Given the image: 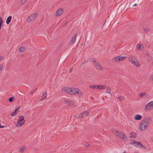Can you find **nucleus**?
Here are the masks:
<instances>
[{"label": "nucleus", "mask_w": 153, "mask_h": 153, "mask_svg": "<svg viewBox=\"0 0 153 153\" xmlns=\"http://www.w3.org/2000/svg\"><path fill=\"white\" fill-rule=\"evenodd\" d=\"M152 122V118L149 117H146L140 123L139 129L141 131L146 130Z\"/></svg>", "instance_id": "obj_1"}, {"label": "nucleus", "mask_w": 153, "mask_h": 153, "mask_svg": "<svg viewBox=\"0 0 153 153\" xmlns=\"http://www.w3.org/2000/svg\"><path fill=\"white\" fill-rule=\"evenodd\" d=\"M113 132L116 135L120 137L123 141L126 140L127 138L126 136L120 130L115 129L113 130Z\"/></svg>", "instance_id": "obj_2"}, {"label": "nucleus", "mask_w": 153, "mask_h": 153, "mask_svg": "<svg viewBox=\"0 0 153 153\" xmlns=\"http://www.w3.org/2000/svg\"><path fill=\"white\" fill-rule=\"evenodd\" d=\"M128 60L131 62L132 63L137 67H139L140 65L137 59L131 55H130L128 57Z\"/></svg>", "instance_id": "obj_3"}, {"label": "nucleus", "mask_w": 153, "mask_h": 153, "mask_svg": "<svg viewBox=\"0 0 153 153\" xmlns=\"http://www.w3.org/2000/svg\"><path fill=\"white\" fill-rule=\"evenodd\" d=\"M25 123L24 117L23 116H21L17 120L15 126L17 127H21Z\"/></svg>", "instance_id": "obj_4"}, {"label": "nucleus", "mask_w": 153, "mask_h": 153, "mask_svg": "<svg viewBox=\"0 0 153 153\" xmlns=\"http://www.w3.org/2000/svg\"><path fill=\"white\" fill-rule=\"evenodd\" d=\"M70 92L71 94H78L79 97L82 96V93L81 91L77 88H71Z\"/></svg>", "instance_id": "obj_5"}, {"label": "nucleus", "mask_w": 153, "mask_h": 153, "mask_svg": "<svg viewBox=\"0 0 153 153\" xmlns=\"http://www.w3.org/2000/svg\"><path fill=\"white\" fill-rule=\"evenodd\" d=\"M152 109H153V101L149 102L145 108V110L146 112Z\"/></svg>", "instance_id": "obj_6"}, {"label": "nucleus", "mask_w": 153, "mask_h": 153, "mask_svg": "<svg viewBox=\"0 0 153 153\" xmlns=\"http://www.w3.org/2000/svg\"><path fill=\"white\" fill-rule=\"evenodd\" d=\"M37 16V13H33L31 15L29 16L27 19V22H30L35 19Z\"/></svg>", "instance_id": "obj_7"}, {"label": "nucleus", "mask_w": 153, "mask_h": 153, "mask_svg": "<svg viewBox=\"0 0 153 153\" xmlns=\"http://www.w3.org/2000/svg\"><path fill=\"white\" fill-rule=\"evenodd\" d=\"M126 58V56H117L114 58V60L116 62H118L121 61H123L125 60Z\"/></svg>", "instance_id": "obj_8"}, {"label": "nucleus", "mask_w": 153, "mask_h": 153, "mask_svg": "<svg viewBox=\"0 0 153 153\" xmlns=\"http://www.w3.org/2000/svg\"><path fill=\"white\" fill-rule=\"evenodd\" d=\"M89 114L90 113L89 112L85 111L82 113L81 117L82 118H86L88 116Z\"/></svg>", "instance_id": "obj_9"}, {"label": "nucleus", "mask_w": 153, "mask_h": 153, "mask_svg": "<svg viewBox=\"0 0 153 153\" xmlns=\"http://www.w3.org/2000/svg\"><path fill=\"white\" fill-rule=\"evenodd\" d=\"M94 64L95 65V67L97 69L100 70H103L102 68L98 62H97L96 63Z\"/></svg>", "instance_id": "obj_10"}, {"label": "nucleus", "mask_w": 153, "mask_h": 153, "mask_svg": "<svg viewBox=\"0 0 153 153\" xmlns=\"http://www.w3.org/2000/svg\"><path fill=\"white\" fill-rule=\"evenodd\" d=\"M71 88L69 87H65L62 89V91L64 92L69 93L70 94V92L71 91Z\"/></svg>", "instance_id": "obj_11"}, {"label": "nucleus", "mask_w": 153, "mask_h": 153, "mask_svg": "<svg viewBox=\"0 0 153 153\" xmlns=\"http://www.w3.org/2000/svg\"><path fill=\"white\" fill-rule=\"evenodd\" d=\"M63 12V9L62 8H60L58 9L56 12V16H59L61 14H62Z\"/></svg>", "instance_id": "obj_12"}, {"label": "nucleus", "mask_w": 153, "mask_h": 153, "mask_svg": "<svg viewBox=\"0 0 153 153\" xmlns=\"http://www.w3.org/2000/svg\"><path fill=\"white\" fill-rule=\"evenodd\" d=\"M76 34L73 36L71 40V41L69 42V44L70 45L73 44L75 42L76 40Z\"/></svg>", "instance_id": "obj_13"}, {"label": "nucleus", "mask_w": 153, "mask_h": 153, "mask_svg": "<svg viewBox=\"0 0 153 153\" xmlns=\"http://www.w3.org/2000/svg\"><path fill=\"white\" fill-rule=\"evenodd\" d=\"M142 118V116L139 114H136L134 116V119L136 120H140Z\"/></svg>", "instance_id": "obj_14"}, {"label": "nucleus", "mask_w": 153, "mask_h": 153, "mask_svg": "<svg viewBox=\"0 0 153 153\" xmlns=\"http://www.w3.org/2000/svg\"><path fill=\"white\" fill-rule=\"evenodd\" d=\"M137 136V134L135 132H132L129 137L130 138H135Z\"/></svg>", "instance_id": "obj_15"}, {"label": "nucleus", "mask_w": 153, "mask_h": 153, "mask_svg": "<svg viewBox=\"0 0 153 153\" xmlns=\"http://www.w3.org/2000/svg\"><path fill=\"white\" fill-rule=\"evenodd\" d=\"M140 143V142L138 141H134L133 142H131V144L133 145L134 146L136 147H138L139 146V145Z\"/></svg>", "instance_id": "obj_16"}, {"label": "nucleus", "mask_w": 153, "mask_h": 153, "mask_svg": "<svg viewBox=\"0 0 153 153\" xmlns=\"http://www.w3.org/2000/svg\"><path fill=\"white\" fill-rule=\"evenodd\" d=\"M20 107H18L17 108H16L15 111L11 114V116H14L15 115H16L17 113H16V112L18 110L19 111L20 109Z\"/></svg>", "instance_id": "obj_17"}, {"label": "nucleus", "mask_w": 153, "mask_h": 153, "mask_svg": "<svg viewBox=\"0 0 153 153\" xmlns=\"http://www.w3.org/2000/svg\"><path fill=\"white\" fill-rule=\"evenodd\" d=\"M12 18V16H9L7 18L6 22L7 24H9L10 22L11 19Z\"/></svg>", "instance_id": "obj_18"}, {"label": "nucleus", "mask_w": 153, "mask_h": 153, "mask_svg": "<svg viewBox=\"0 0 153 153\" xmlns=\"http://www.w3.org/2000/svg\"><path fill=\"white\" fill-rule=\"evenodd\" d=\"M65 103L67 104L68 105H74V102L72 101L67 100H65Z\"/></svg>", "instance_id": "obj_19"}, {"label": "nucleus", "mask_w": 153, "mask_h": 153, "mask_svg": "<svg viewBox=\"0 0 153 153\" xmlns=\"http://www.w3.org/2000/svg\"><path fill=\"white\" fill-rule=\"evenodd\" d=\"M47 95V93L46 92H45V93L43 94L42 95V96L41 97V99L40 101H42L44 99H45Z\"/></svg>", "instance_id": "obj_20"}, {"label": "nucleus", "mask_w": 153, "mask_h": 153, "mask_svg": "<svg viewBox=\"0 0 153 153\" xmlns=\"http://www.w3.org/2000/svg\"><path fill=\"white\" fill-rule=\"evenodd\" d=\"M143 48V47H141L140 44H138L137 46V49L138 50H142V48Z\"/></svg>", "instance_id": "obj_21"}, {"label": "nucleus", "mask_w": 153, "mask_h": 153, "mask_svg": "<svg viewBox=\"0 0 153 153\" xmlns=\"http://www.w3.org/2000/svg\"><path fill=\"white\" fill-rule=\"evenodd\" d=\"M25 48L24 47H21L19 49V51L20 52H24L25 51Z\"/></svg>", "instance_id": "obj_22"}, {"label": "nucleus", "mask_w": 153, "mask_h": 153, "mask_svg": "<svg viewBox=\"0 0 153 153\" xmlns=\"http://www.w3.org/2000/svg\"><path fill=\"white\" fill-rule=\"evenodd\" d=\"M140 96L141 97H147V95L145 93H142L140 94Z\"/></svg>", "instance_id": "obj_23"}, {"label": "nucleus", "mask_w": 153, "mask_h": 153, "mask_svg": "<svg viewBox=\"0 0 153 153\" xmlns=\"http://www.w3.org/2000/svg\"><path fill=\"white\" fill-rule=\"evenodd\" d=\"M111 89L110 88H108L106 89V92L107 93L110 94L111 93Z\"/></svg>", "instance_id": "obj_24"}, {"label": "nucleus", "mask_w": 153, "mask_h": 153, "mask_svg": "<svg viewBox=\"0 0 153 153\" xmlns=\"http://www.w3.org/2000/svg\"><path fill=\"white\" fill-rule=\"evenodd\" d=\"M97 85H93L92 86H90V87L92 88L93 89H97Z\"/></svg>", "instance_id": "obj_25"}, {"label": "nucleus", "mask_w": 153, "mask_h": 153, "mask_svg": "<svg viewBox=\"0 0 153 153\" xmlns=\"http://www.w3.org/2000/svg\"><path fill=\"white\" fill-rule=\"evenodd\" d=\"M3 22V19L2 18L0 17V28L1 27L2 24Z\"/></svg>", "instance_id": "obj_26"}, {"label": "nucleus", "mask_w": 153, "mask_h": 153, "mask_svg": "<svg viewBox=\"0 0 153 153\" xmlns=\"http://www.w3.org/2000/svg\"><path fill=\"white\" fill-rule=\"evenodd\" d=\"M25 147H23L20 149V152H23L25 151Z\"/></svg>", "instance_id": "obj_27"}, {"label": "nucleus", "mask_w": 153, "mask_h": 153, "mask_svg": "<svg viewBox=\"0 0 153 153\" xmlns=\"http://www.w3.org/2000/svg\"><path fill=\"white\" fill-rule=\"evenodd\" d=\"M124 97L123 96H120L118 98V99L120 101L123 100H124Z\"/></svg>", "instance_id": "obj_28"}, {"label": "nucleus", "mask_w": 153, "mask_h": 153, "mask_svg": "<svg viewBox=\"0 0 153 153\" xmlns=\"http://www.w3.org/2000/svg\"><path fill=\"white\" fill-rule=\"evenodd\" d=\"M139 146H140L142 148L144 149H146V147L143 145L141 143H140L139 145Z\"/></svg>", "instance_id": "obj_29"}, {"label": "nucleus", "mask_w": 153, "mask_h": 153, "mask_svg": "<svg viewBox=\"0 0 153 153\" xmlns=\"http://www.w3.org/2000/svg\"><path fill=\"white\" fill-rule=\"evenodd\" d=\"M13 98L12 97H11L8 100L9 102H11L13 101Z\"/></svg>", "instance_id": "obj_30"}, {"label": "nucleus", "mask_w": 153, "mask_h": 153, "mask_svg": "<svg viewBox=\"0 0 153 153\" xmlns=\"http://www.w3.org/2000/svg\"><path fill=\"white\" fill-rule=\"evenodd\" d=\"M101 85H97V89H101Z\"/></svg>", "instance_id": "obj_31"}, {"label": "nucleus", "mask_w": 153, "mask_h": 153, "mask_svg": "<svg viewBox=\"0 0 153 153\" xmlns=\"http://www.w3.org/2000/svg\"><path fill=\"white\" fill-rule=\"evenodd\" d=\"M26 0H21V3L22 4H23L26 1Z\"/></svg>", "instance_id": "obj_32"}, {"label": "nucleus", "mask_w": 153, "mask_h": 153, "mask_svg": "<svg viewBox=\"0 0 153 153\" xmlns=\"http://www.w3.org/2000/svg\"><path fill=\"white\" fill-rule=\"evenodd\" d=\"M101 89H105L106 88V86L105 85H101Z\"/></svg>", "instance_id": "obj_33"}, {"label": "nucleus", "mask_w": 153, "mask_h": 153, "mask_svg": "<svg viewBox=\"0 0 153 153\" xmlns=\"http://www.w3.org/2000/svg\"><path fill=\"white\" fill-rule=\"evenodd\" d=\"M3 66L2 65H0V71L1 70L3 69Z\"/></svg>", "instance_id": "obj_34"}, {"label": "nucleus", "mask_w": 153, "mask_h": 153, "mask_svg": "<svg viewBox=\"0 0 153 153\" xmlns=\"http://www.w3.org/2000/svg\"><path fill=\"white\" fill-rule=\"evenodd\" d=\"M89 146V144L88 143H86V144L85 146V147H87Z\"/></svg>", "instance_id": "obj_35"}, {"label": "nucleus", "mask_w": 153, "mask_h": 153, "mask_svg": "<svg viewBox=\"0 0 153 153\" xmlns=\"http://www.w3.org/2000/svg\"><path fill=\"white\" fill-rule=\"evenodd\" d=\"M148 30V29L147 28H144V32H146Z\"/></svg>", "instance_id": "obj_36"}, {"label": "nucleus", "mask_w": 153, "mask_h": 153, "mask_svg": "<svg viewBox=\"0 0 153 153\" xmlns=\"http://www.w3.org/2000/svg\"><path fill=\"white\" fill-rule=\"evenodd\" d=\"M34 92H35V90H33L30 93L31 94H33L34 93Z\"/></svg>", "instance_id": "obj_37"}, {"label": "nucleus", "mask_w": 153, "mask_h": 153, "mask_svg": "<svg viewBox=\"0 0 153 153\" xmlns=\"http://www.w3.org/2000/svg\"><path fill=\"white\" fill-rule=\"evenodd\" d=\"M137 5V4H134L133 6V7H134L136 6Z\"/></svg>", "instance_id": "obj_38"}, {"label": "nucleus", "mask_w": 153, "mask_h": 153, "mask_svg": "<svg viewBox=\"0 0 153 153\" xmlns=\"http://www.w3.org/2000/svg\"><path fill=\"white\" fill-rule=\"evenodd\" d=\"M4 126H2L1 125V126H0V128H4Z\"/></svg>", "instance_id": "obj_39"}, {"label": "nucleus", "mask_w": 153, "mask_h": 153, "mask_svg": "<svg viewBox=\"0 0 153 153\" xmlns=\"http://www.w3.org/2000/svg\"><path fill=\"white\" fill-rule=\"evenodd\" d=\"M151 78L152 80L153 81V75L151 76Z\"/></svg>", "instance_id": "obj_40"}, {"label": "nucleus", "mask_w": 153, "mask_h": 153, "mask_svg": "<svg viewBox=\"0 0 153 153\" xmlns=\"http://www.w3.org/2000/svg\"><path fill=\"white\" fill-rule=\"evenodd\" d=\"M123 153H126V151H124Z\"/></svg>", "instance_id": "obj_41"}, {"label": "nucleus", "mask_w": 153, "mask_h": 153, "mask_svg": "<svg viewBox=\"0 0 153 153\" xmlns=\"http://www.w3.org/2000/svg\"><path fill=\"white\" fill-rule=\"evenodd\" d=\"M96 62L95 60H94V61H93V63H94V62Z\"/></svg>", "instance_id": "obj_42"}, {"label": "nucleus", "mask_w": 153, "mask_h": 153, "mask_svg": "<svg viewBox=\"0 0 153 153\" xmlns=\"http://www.w3.org/2000/svg\"><path fill=\"white\" fill-rule=\"evenodd\" d=\"M1 59V57L0 56V60Z\"/></svg>", "instance_id": "obj_43"}, {"label": "nucleus", "mask_w": 153, "mask_h": 153, "mask_svg": "<svg viewBox=\"0 0 153 153\" xmlns=\"http://www.w3.org/2000/svg\"><path fill=\"white\" fill-rule=\"evenodd\" d=\"M72 71V69H71V70H70V72H71Z\"/></svg>", "instance_id": "obj_44"}, {"label": "nucleus", "mask_w": 153, "mask_h": 153, "mask_svg": "<svg viewBox=\"0 0 153 153\" xmlns=\"http://www.w3.org/2000/svg\"><path fill=\"white\" fill-rule=\"evenodd\" d=\"M147 56H149V54H147Z\"/></svg>", "instance_id": "obj_45"}, {"label": "nucleus", "mask_w": 153, "mask_h": 153, "mask_svg": "<svg viewBox=\"0 0 153 153\" xmlns=\"http://www.w3.org/2000/svg\"><path fill=\"white\" fill-rule=\"evenodd\" d=\"M152 65H153V63H152Z\"/></svg>", "instance_id": "obj_46"}]
</instances>
